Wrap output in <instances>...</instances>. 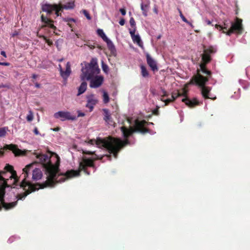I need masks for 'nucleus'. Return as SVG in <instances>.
I'll list each match as a JSON object with an SVG mask.
<instances>
[{
    "mask_svg": "<svg viewBox=\"0 0 250 250\" xmlns=\"http://www.w3.org/2000/svg\"><path fill=\"white\" fill-rule=\"evenodd\" d=\"M209 81L208 78H204V76L199 73V71L197 70V73L196 75L192 76L190 81L186 84L188 86L189 84L196 85L201 89V94L202 96L205 99H211L212 100L216 99V97L214 98L209 97V94L211 90V88L209 86H206L207 83Z\"/></svg>",
    "mask_w": 250,
    "mask_h": 250,
    "instance_id": "nucleus-4",
    "label": "nucleus"
},
{
    "mask_svg": "<svg viewBox=\"0 0 250 250\" xmlns=\"http://www.w3.org/2000/svg\"><path fill=\"white\" fill-rule=\"evenodd\" d=\"M88 143L91 145L96 144L99 147H104L110 153L113 154L115 158H117L119 151L124 146L129 144V141L128 139L122 141L119 138L109 136L104 139L98 138L96 140H90Z\"/></svg>",
    "mask_w": 250,
    "mask_h": 250,
    "instance_id": "nucleus-2",
    "label": "nucleus"
},
{
    "mask_svg": "<svg viewBox=\"0 0 250 250\" xmlns=\"http://www.w3.org/2000/svg\"><path fill=\"white\" fill-rule=\"evenodd\" d=\"M5 148L12 151V152L16 156L24 155L25 154V152L27 151L25 150L22 151L17 148L16 146L12 144L6 145L5 146Z\"/></svg>",
    "mask_w": 250,
    "mask_h": 250,
    "instance_id": "nucleus-14",
    "label": "nucleus"
},
{
    "mask_svg": "<svg viewBox=\"0 0 250 250\" xmlns=\"http://www.w3.org/2000/svg\"><path fill=\"white\" fill-rule=\"evenodd\" d=\"M181 19H182L183 21L187 23V24L189 25L190 26L193 27L192 24L191 22H190L189 21H188L185 17H183Z\"/></svg>",
    "mask_w": 250,
    "mask_h": 250,
    "instance_id": "nucleus-41",
    "label": "nucleus"
},
{
    "mask_svg": "<svg viewBox=\"0 0 250 250\" xmlns=\"http://www.w3.org/2000/svg\"><path fill=\"white\" fill-rule=\"evenodd\" d=\"M119 11L122 15L125 16L126 14V10L125 8H121Z\"/></svg>",
    "mask_w": 250,
    "mask_h": 250,
    "instance_id": "nucleus-44",
    "label": "nucleus"
},
{
    "mask_svg": "<svg viewBox=\"0 0 250 250\" xmlns=\"http://www.w3.org/2000/svg\"><path fill=\"white\" fill-rule=\"evenodd\" d=\"M105 42H106L107 48L110 51V55L114 57L116 56L117 51L113 42L109 39Z\"/></svg>",
    "mask_w": 250,
    "mask_h": 250,
    "instance_id": "nucleus-17",
    "label": "nucleus"
},
{
    "mask_svg": "<svg viewBox=\"0 0 250 250\" xmlns=\"http://www.w3.org/2000/svg\"><path fill=\"white\" fill-rule=\"evenodd\" d=\"M82 65H84L82 68V73L81 75L82 81H84L85 79L89 80L100 73L96 58H92L89 63L84 62L82 63Z\"/></svg>",
    "mask_w": 250,
    "mask_h": 250,
    "instance_id": "nucleus-6",
    "label": "nucleus"
},
{
    "mask_svg": "<svg viewBox=\"0 0 250 250\" xmlns=\"http://www.w3.org/2000/svg\"><path fill=\"white\" fill-rule=\"evenodd\" d=\"M181 95L178 93L176 97H174V93H172L171 99H167L165 100L164 98H161V100L165 103V105H167L170 103L174 102L178 97H180Z\"/></svg>",
    "mask_w": 250,
    "mask_h": 250,
    "instance_id": "nucleus-22",
    "label": "nucleus"
},
{
    "mask_svg": "<svg viewBox=\"0 0 250 250\" xmlns=\"http://www.w3.org/2000/svg\"><path fill=\"white\" fill-rule=\"evenodd\" d=\"M59 67H60V74L61 76H62V69L61 65L60 64H59Z\"/></svg>",
    "mask_w": 250,
    "mask_h": 250,
    "instance_id": "nucleus-52",
    "label": "nucleus"
},
{
    "mask_svg": "<svg viewBox=\"0 0 250 250\" xmlns=\"http://www.w3.org/2000/svg\"><path fill=\"white\" fill-rule=\"evenodd\" d=\"M37 77V75H36V74H33L32 78L33 79H36Z\"/></svg>",
    "mask_w": 250,
    "mask_h": 250,
    "instance_id": "nucleus-57",
    "label": "nucleus"
},
{
    "mask_svg": "<svg viewBox=\"0 0 250 250\" xmlns=\"http://www.w3.org/2000/svg\"><path fill=\"white\" fill-rule=\"evenodd\" d=\"M35 155L39 162L41 163L45 168L47 179L45 183L42 184H32L27 180L31 170H32V179L34 180H38L41 179L42 174L39 168L33 169V163L27 165L23 169L22 174L24 179L20 186L21 188H23L25 193L15 196L17 200H23L27 194L40 188L53 187L56 183L60 182L62 179V176L58 174L60 159L56 153L48 152L46 154H39L36 153Z\"/></svg>",
    "mask_w": 250,
    "mask_h": 250,
    "instance_id": "nucleus-1",
    "label": "nucleus"
},
{
    "mask_svg": "<svg viewBox=\"0 0 250 250\" xmlns=\"http://www.w3.org/2000/svg\"><path fill=\"white\" fill-rule=\"evenodd\" d=\"M87 103L86 107L89 109V111H93L94 106L98 103L97 98L93 94L87 96Z\"/></svg>",
    "mask_w": 250,
    "mask_h": 250,
    "instance_id": "nucleus-13",
    "label": "nucleus"
},
{
    "mask_svg": "<svg viewBox=\"0 0 250 250\" xmlns=\"http://www.w3.org/2000/svg\"><path fill=\"white\" fill-rule=\"evenodd\" d=\"M34 132L35 133V134L36 135H38L39 134V132L38 131V129L37 128H35L34 129Z\"/></svg>",
    "mask_w": 250,
    "mask_h": 250,
    "instance_id": "nucleus-48",
    "label": "nucleus"
},
{
    "mask_svg": "<svg viewBox=\"0 0 250 250\" xmlns=\"http://www.w3.org/2000/svg\"><path fill=\"white\" fill-rule=\"evenodd\" d=\"M44 39L45 40L46 42L49 44L50 45L52 42H50L48 40H47L46 38L43 37Z\"/></svg>",
    "mask_w": 250,
    "mask_h": 250,
    "instance_id": "nucleus-49",
    "label": "nucleus"
},
{
    "mask_svg": "<svg viewBox=\"0 0 250 250\" xmlns=\"http://www.w3.org/2000/svg\"><path fill=\"white\" fill-rule=\"evenodd\" d=\"M178 11L179 12V16H182L183 14H182V12L181 11V10L179 9V8H178Z\"/></svg>",
    "mask_w": 250,
    "mask_h": 250,
    "instance_id": "nucleus-54",
    "label": "nucleus"
},
{
    "mask_svg": "<svg viewBox=\"0 0 250 250\" xmlns=\"http://www.w3.org/2000/svg\"><path fill=\"white\" fill-rule=\"evenodd\" d=\"M104 77L97 75L88 81H90L89 86L91 88H97L102 85L104 82Z\"/></svg>",
    "mask_w": 250,
    "mask_h": 250,
    "instance_id": "nucleus-12",
    "label": "nucleus"
},
{
    "mask_svg": "<svg viewBox=\"0 0 250 250\" xmlns=\"http://www.w3.org/2000/svg\"><path fill=\"white\" fill-rule=\"evenodd\" d=\"M4 172H0V181L1 182L0 185V202L1 204L5 209H10L13 208L17 205V202H6L4 199L5 195V188L6 187H8L9 185L7 182L4 180V178L1 176Z\"/></svg>",
    "mask_w": 250,
    "mask_h": 250,
    "instance_id": "nucleus-7",
    "label": "nucleus"
},
{
    "mask_svg": "<svg viewBox=\"0 0 250 250\" xmlns=\"http://www.w3.org/2000/svg\"><path fill=\"white\" fill-rule=\"evenodd\" d=\"M135 29H134L133 30L129 29V33L130 34V36L131 38H132L133 36L135 35Z\"/></svg>",
    "mask_w": 250,
    "mask_h": 250,
    "instance_id": "nucleus-43",
    "label": "nucleus"
},
{
    "mask_svg": "<svg viewBox=\"0 0 250 250\" xmlns=\"http://www.w3.org/2000/svg\"><path fill=\"white\" fill-rule=\"evenodd\" d=\"M163 95L162 96L161 98H164L165 97H167L168 96L167 92L164 89H162Z\"/></svg>",
    "mask_w": 250,
    "mask_h": 250,
    "instance_id": "nucleus-42",
    "label": "nucleus"
},
{
    "mask_svg": "<svg viewBox=\"0 0 250 250\" xmlns=\"http://www.w3.org/2000/svg\"><path fill=\"white\" fill-rule=\"evenodd\" d=\"M152 113L153 114L155 115H159V109L158 108H157L155 109H154L152 111Z\"/></svg>",
    "mask_w": 250,
    "mask_h": 250,
    "instance_id": "nucleus-46",
    "label": "nucleus"
},
{
    "mask_svg": "<svg viewBox=\"0 0 250 250\" xmlns=\"http://www.w3.org/2000/svg\"><path fill=\"white\" fill-rule=\"evenodd\" d=\"M6 200H7V201H9V200L8 199V197H6Z\"/></svg>",
    "mask_w": 250,
    "mask_h": 250,
    "instance_id": "nucleus-64",
    "label": "nucleus"
},
{
    "mask_svg": "<svg viewBox=\"0 0 250 250\" xmlns=\"http://www.w3.org/2000/svg\"><path fill=\"white\" fill-rule=\"evenodd\" d=\"M33 113L31 110H29L28 111V114L26 116V119L28 122H31L33 120Z\"/></svg>",
    "mask_w": 250,
    "mask_h": 250,
    "instance_id": "nucleus-36",
    "label": "nucleus"
},
{
    "mask_svg": "<svg viewBox=\"0 0 250 250\" xmlns=\"http://www.w3.org/2000/svg\"><path fill=\"white\" fill-rule=\"evenodd\" d=\"M149 1H147L146 3H142L141 4V8L143 11V14L145 17L147 15V12L149 8Z\"/></svg>",
    "mask_w": 250,
    "mask_h": 250,
    "instance_id": "nucleus-21",
    "label": "nucleus"
},
{
    "mask_svg": "<svg viewBox=\"0 0 250 250\" xmlns=\"http://www.w3.org/2000/svg\"><path fill=\"white\" fill-rule=\"evenodd\" d=\"M75 6L74 1H71L63 4V9H73Z\"/></svg>",
    "mask_w": 250,
    "mask_h": 250,
    "instance_id": "nucleus-30",
    "label": "nucleus"
},
{
    "mask_svg": "<svg viewBox=\"0 0 250 250\" xmlns=\"http://www.w3.org/2000/svg\"><path fill=\"white\" fill-rule=\"evenodd\" d=\"M35 86L36 87L39 88L40 87V84L39 83H36Z\"/></svg>",
    "mask_w": 250,
    "mask_h": 250,
    "instance_id": "nucleus-58",
    "label": "nucleus"
},
{
    "mask_svg": "<svg viewBox=\"0 0 250 250\" xmlns=\"http://www.w3.org/2000/svg\"><path fill=\"white\" fill-rule=\"evenodd\" d=\"M204 53H207L208 55H210L211 54L214 53L216 52V50L212 46H209L207 49H204Z\"/></svg>",
    "mask_w": 250,
    "mask_h": 250,
    "instance_id": "nucleus-34",
    "label": "nucleus"
},
{
    "mask_svg": "<svg viewBox=\"0 0 250 250\" xmlns=\"http://www.w3.org/2000/svg\"><path fill=\"white\" fill-rule=\"evenodd\" d=\"M224 26H222L220 25L216 24L215 28L219 30H223V32L227 34V32L229 30H228V24L224 23Z\"/></svg>",
    "mask_w": 250,
    "mask_h": 250,
    "instance_id": "nucleus-26",
    "label": "nucleus"
},
{
    "mask_svg": "<svg viewBox=\"0 0 250 250\" xmlns=\"http://www.w3.org/2000/svg\"><path fill=\"white\" fill-rule=\"evenodd\" d=\"M1 55H2L4 57H6V53L4 51H2L0 53Z\"/></svg>",
    "mask_w": 250,
    "mask_h": 250,
    "instance_id": "nucleus-51",
    "label": "nucleus"
},
{
    "mask_svg": "<svg viewBox=\"0 0 250 250\" xmlns=\"http://www.w3.org/2000/svg\"><path fill=\"white\" fill-rule=\"evenodd\" d=\"M102 68L103 71L106 73L108 74L109 72V67L108 65L105 64L103 61L102 62Z\"/></svg>",
    "mask_w": 250,
    "mask_h": 250,
    "instance_id": "nucleus-35",
    "label": "nucleus"
},
{
    "mask_svg": "<svg viewBox=\"0 0 250 250\" xmlns=\"http://www.w3.org/2000/svg\"><path fill=\"white\" fill-rule=\"evenodd\" d=\"M83 81V82L81 83L80 86L79 87L78 95H80L83 93L86 90L87 83L84 81Z\"/></svg>",
    "mask_w": 250,
    "mask_h": 250,
    "instance_id": "nucleus-23",
    "label": "nucleus"
},
{
    "mask_svg": "<svg viewBox=\"0 0 250 250\" xmlns=\"http://www.w3.org/2000/svg\"><path fill=\"white\" fill-rule=\"evenodd\" d=\"M97 33L98 35L101 37L104 42L108 39L102 29H98L97 31Z\"/></svg>",
    "mask_w": 250,
    "mask_h": 250,
    "instance_id": "nucleus-29",
    "label": "nucleus"
},
{
    "mask_svg": "<svg viewBox=\"0 0 250 250\" xmlns=\"http://www.w3.org/2000/svg\"><path fill=\"white\" fill-rule=\"evenodd\" d=\"M131 38L134 42L137 43V44L140 46H142V42L141 41L140 37L139 35H135Z\"/></svg>",
    "mask_w": 250,
    "mask_h": 250,
    "instance_id": "nucleus-27",
    "label": "nucleus"
},
{
    "mask_svg": "<svg viewBox=\"0 0 250 250\" xmlns=\"http://www.w3.org/2000/svg\"><path fill=\"white\" fill-rule=\"evenodd\" d=\"M178 11L179 12V16H182L183 14H182V12L181 11V10L179 9V8H178Z\"/></svg>",
    "mask_w": 250,
    "mask_h": 250,
    "instance_id": "nucleus-53",
    "label": "nucleus"
},
{
    "mask_svg": "<svg viewBox=\"0 0 250 250\" xmlns=\"http://www.w3.org/2000/svg\"><path fill=\"white\" fill-rule=\"evenodd\" d=\"M41 20L42 22L43 27H48L51 28L54 27V25L52 23V21L47 17H45L43 15L41 16Z\"/></svg>",
    "mask_w": 250,
    "mask_h": 250,
    "instance_id": "nucleus-18",
    "label": "nucleus"
},
{
    "mask_svg": "<svg viewBox=\"0 0 250 250\" xmlns=\"http://www.w3.org/2000/svg\"><path fill=\"white\" fill-rule=\"evenodd\" d=\"M83 153L87 155H95L97 157L94 159L83 157L82 161L79 163L78 170H70L66 171L65 173H63V182L66 179L80 176V172L82 171H83L87 175H90V172L87 170V167H91L95 168V166L94 161L102 159V158H99L95 154V151L83 150Z\"/></svg>",
    "mask_w": 250,
    "mask_h": 250,
    "instance_id": "nucleus-3",
    "label": "nucleus"
},
{
    "mask_svg": "<svg viewBox=\"0 0 250 250\" xmlns=\"http://www.w3.org/2000/svg\"><path fill=\"white\" fill-rule=\"evenodd\" d=\"M242 22V19L236 18L235 22L231 23V27L227 32V35L230 36L234 32L239 34H242L243 30Z\"/></svg>",
    "mask_w": 250,
    "mask_h": 250,
    "instance_id": "nucleus-8",
    "label": "nucleus"
},
{
    "mask_svg": "<svg viewBox=\"0 0 250 250\" xmlns=\"http://www.w3.org/2000/svg\"><path fill=\"white\" fill-rule=\"evenodd\" d=\"M85 116V114L83 112H82L80 111H78V117H83Z\"/></svg>",
    "mask_w": 250,
    "mask_h": 250,
    "instance_id": "nucleus-45",
    "label": "nucleus"
},
{
    "mask_svg": "<svg viewBox=\"0 0 250 250\" xmlns=\"http://www.w3.org/2000/svg\"><path fill=\"white\" fill-rule=\"evenodd\" d=\"M207 24H211V21H207Z\"/></svg>",
    "mask_w": 250,
    "mask_h": 250,
    "instance_id": "nucleus-59",
    "label": "nucleus"
},
{
    "mask_svg": "<svg viewBox=\"0 0 250 250\" xmlns=\"http://www.w3.org/2000/svg\"><path fill=\"white\" fill-rule=\"evenodd\" d=\"M129 23L130 25L132 27H135L136 22L133 17H131L129 20Z\"/></svg>",
    "mask_w": 250,
    "mask_h": 250,
    "instance_id": "nucleus-38",
    "label": "nucleus"
},
{
    "mask_svg": "<svg viewBox=\"0 0 250 250\" xmlns=\"http://www.w3.org/2000/svg\"><path fill=\"white\" fill-rule=\"evenodd\" d=\"M71 73V65L69 62H67L66 64L65 70H63V84L66 82L67 77Z\"/></svg>",
    "mask_w": 250,
    "mask_h": 250,
    "instance_id": "nucleus-20",
    "label": "nucleus"
},
{
    "mask_svg": "<svg viewBox=\"0 0 250 250\" xmlns=\"http://www.w3.org/2000/svg\"><path fill=\"white\" fill-rule=\"evenodd\" d=\"M153 125V123L147 122L145 120L139 121L138 119L135 120L134 127H130L129 128L123 126L121 127V130L124 137L125 139L131 136L134 132H140L142 134H145L149 132V129L145 127L146 125Z\"/></svg>",
    "mask_w": 250,
    "mask_h": 250,
    "instance_id": "nucleus-5",
    "label": "nucleus"
},
{
    "mask_svg": "<svg viewBox=\"0 0 250 250\" xmlns=\"http://www.w3.org/2000/svg\"><path fill=\"white\" fill-rule=\"evenodd\" d=\"M146 62L147 64L151 68V69L155 72L158 70L156 62L148 54L146 55Z\"/></svg>",
    "mask_w": 250,
    "mask_h": 250,
    "instance_id": "nucleus-15",
    "label": "nucleus"
},
{
    "mask_svg": "<svg viewBox=\"0 0 250 250\" xmlns=\"http://www.w3.org/2000/svg\"><path fill=\"white\" fill-rule=\"evenodd\" d=\"M125 23V20L124 19L122 18L120 20V21H119V24L121 25H124Z\"/></svg>",
    "mask_w": 250,
    "mask_h": 250,
    "instance_id": "nucleus-47",
    "label": "nucleus"
},
{
    "mask_svg": "<svg viewBox=\"0 0 250 250\" xmlns=\"http://www.w3.org/2000/svg\"><path fill=\"white\" fill-rule=\"evenodd\" d=\"M82 12L88 20H91V18L86 10H83Z\"/></svg>",
    "mask_w": 250,
    "mask_h": 250,
    "instance_id": "nucleus-37",
    "label": "nucleus"
},
{
    "mask_svg": "<svg viewBox=\"0 0 250 250\" xmlns=\"http://www.w3.org/2000/svg\"><path fill=\"white\" fill-rule=\"evenodd\" d=\"M56 46L59 50H61L62 49V41L58 40L56 42Z\"/></svg>",
    "mask_w": 250,
    "mask_h": 250,
    "instance_id": "nucleus-40",
    "label": "nucleus"
},
{
    "mask_svg": "<svg viewBox=\"0 0 250 250\" xmlns=\"http://www.w3.org/2000/svg\"><path fill=\"white\" fill-rule=\"evenodd\" d=\"M173 93H174V97H176L177 95V93H179V92L178 91L177 93H174V92H173Z\"/></svg>",
    "mask_w": 250,
    "mask_h": 250,
    "instance_id": "nucleus-61",
    "label": "nucleus"
},
{
    "mask_svg": "<svg viewBox=\"0 0 250 250\" xmlns=\"http://www.w3.org/2000/svg\"><path fill=\"white\" fill-rule=\"evenodd\" d=\"M104 117V120L106 123L110 125H112L114 124V122L112 120L111 114L109 111V110L106 108L103 109Z\"/></svg>",
    "mask_w": 250,
    "mask_h": 250,
    "instance_id": "nucleus-16",
    "label": "nucleus"
},
{
    "mask_svg": "<svg viewBox=\"0 0 250 250\" xmlns=\"http://www.w3.org/2000/svg\"><path fill=\"white\" fill-rule=\"evenodd\" d=\"M202 60L203 62L208 63L211 61V57L210 55H208L207 53H204L202 55Z\"/></svg>",
    "mask_w": 250,
    "mask_h": 250,
    "instance_id": "nucleus-25",
    "label": "nucleus"
},
{
    "mask_svg": "<svg viewBox=\"0 0 250 250\" xmlns=\"http://www.w3.org/2000/svg\"><path fill=\"white\" fill-rule=\"evenodd\" d=\"M61 9V6L57 4L52 5L46 3L42 5V10L43 12H45L48 14L54 12L57 17H58L61 14L60 13Z\"/></svg>",
    "mask_w": 250,
    "mask_h": 250,
    "instance_id": "nucleus-10",
    "label": "nucleus"
},
{
    "mask_svg": "<svg viewBox=\"0 0 250 250\" xmlns=\"http://www.w3.org/2000/svg\"><path fill=\"white\" fill-rule=\"evenodd\" d=\"M141 74L143 77H147L149 75L148 71L144 65L141 66Z\"/></svg>",
    "mask_w": 250,
    "mask_h": 250,
    "instance_id": "nucleus-31",
    "label": "nucleus"
},
{
    "mask_svg": "<svg viewBox=\"0 0 250 250\" xmlns=\"http://www.w3.org/2000/svg\"><path fill=\"white\" fill-rule=\"evenodd\" d=\"M8 130V128L7 127H3L0 128V138L4 137L6 135Z\"/></svg>",
    "mask_w": 250,
    "mask_h": 250,
    "instance_id": "nucleus-32",
    "label": "nucleus"
},
{
    "mask_svg": "<svg viewBox=\"0 0 250 250\" xmlns=\"http://www.w3.org/2000/svg\"><path fill=\"white\" fill-rule=\"evenodd\" d=\"M73 147H74L75 149H77V146H76V145H74V146H73Z\"/></svg>",
    "mask_w": 250,
    "mask_h": 250,
    "instance_id": "nucleus-63",
    "label": "nucleus"
},
{
    "mask_svg": "<svg viewBox=\"0 0 250 250\" xmlns=\"http://www.w3.org/2000/svg\"><path fill=\"white\" fill-rule=\"evenodd\" d=\"M5 87V86L3 84L0 85V88Z\"/></svg>",
    "mask_w": 250,
    "mask_h": 250,
    "instance_id": "nucleus-62",
    "label": "nucleus"
},
{
    "mask_svg": "<svg viewBox=\"0 0 250 250\" xmlns=\"http://www.w3.org/2000/svg\"><path fill=\"white\" fill-rule=\"evenodd\" d=\"M5 169L7 171L10 172V176L9 179H4V180L7 182V184H8L9 187L13 186L16 185L18 181L16 171L13 169V167L9 165H7L5 167Z\"/></svg>",
    "mask_w": 250,
    "mask_h": 250,
    "instance_id": "nucleus-9",
    "label": "nucleus"
},
{
    "mask_svg": "<svg viewBox=\"0 0 250 250\" xmlns=\"http://www.w3.org/2000/svg\"><path fill=\"white\" fill-rule=\"evenodd\" d=\"M59 130V128H58V127H57V128H55L53 129V130H54V131H58V130Z\"/></svg>",
    "mask_w": 250,
    "mask_h": 250,
    "instance_id": "nucleus-60",
    "label": "nucleus"
},
{
    "mask_svg": "<svg viewBox=\"0 0 250 250\" xmlns=\"http://www.w3.org/2000/svg\"><path fill=\"white\" fill-rule=\"evenodd\" d=\"M206 64L205 62H203L200 64V69L203 73L206 75V76H204V78H208V80L211 77L212 72L211 71L208 70L206 68Z\"/></svg>",
    "mask_w": 250,
    "mask_h": 250,
    "instance_id": "nucleus-19",
    "label": "nucleus"
},
{
    "mask_svg": "<svg viewBox=\"0 0 250 250\" xmlns=\"http://www.w3.org/2000/svg\"><path fill=\"white\" fill-rule=\"evenodd\" d=\"M103 100L104 104H107L109 103L110 99L109 95L106 91L103 90Z\"/></svg>",
    "mask_w": 250,
    "mask_h": 250,
    "instance_id": "nucleus-28",
    "label": "nucleus"
},
{
    "mask_svg": "<svg viewBox=\"0 0 250 250\" xmlns=\"http://www.w3.org/2000/svg\"><path fill=\"white\" fill-rule=\"evenodd\" d=\"M179 93L181 95L180 96H184L186 98H183L182 101L185 103V104L190 108L194 107L196 105L199 104V102L198 101L196 98H193L192 100H190L187 97V91L185 88L183 89V93Z\"/></svg>",
    "mask_w": 250,
    "mask_h": 250,
    "instance_id": "nucleus-11",
    "label": "nucleus"
},
{
    "mask_svg": "<svg viewBox=\"0 0 250 250\" xmlns=\"http://www.w3.org/2000/svg\"><path fill=\"white\" fill-rule=\"evenodd\" d=\"M154 12L156 13V14H157L158 13V10H157V9L156 8H154Z\"/></svg>",
    "mask_w": 250,
    "mask_h": 250,
    "instance_id": "nucleus-56",
    "label": "nucleus"
},
{
    "mask_svg": "<svg viewBox=\"0 0 250 250\" xmlns=\"http://www.w3.org/2000/svg\"><path fill=\"white\" fill-rule=\"evenodd\" d=\"M18 35V32L17 31H15L12 34V37H15Z\"/></svg>",
    "mask_w": 250,
    "mask_h": 250,
    "instance_id": "nucleus-50",
    "label": "nucleus"
},
{
    "mask_svg": "<svg viewBox=\"0 0 250 250\" xmlns=\"http://www.w3.org/2000/svg\"><path fill=\"white\" fill-rule=\"evenodd\" d=\"M63 21H66L67 22V25H69L71 28H72L73 27L75 23V20L74 19H63Z\"/></svg>",
    "mask_w": 250,
    "mask_h": 250,
    "instance_id": "nucleus-33",
    "label": "nucleus"
},
{
    "mask_svg": "<svg viewBox=\"0 0 250 250\" xmlns=\"http://www.w3.org/2000/svg\"><path fill=\"white\" fill-rule=\"evenodd\" d=\"M77 118L75 115H73L71 114L70 113L68 112H63V120H75Z\"/></svg>",
    "mask_w": 250,
    "mask_h": 250,
    "instance_id": "nucleus-24",
    "label": "nucleus"
},
{
    "mask_svg": "<svg viewBox=\"0 0 250 250\" xmlns=\"http://www.w3.org/2000/svg\"><path fill=\"white\" fill-rule=\"evenodd\" d=\"M1 65H2L8 66L9 65V63L7 62H1Z\"/></svg>",
    "mask_w": 250,
    "mask_h": 250,
    "instance_id": "nucleus-55",
    "label": "nucleus"
},
{
    "mask_svg": "<svg viewBox=\"0 0 250 250\" xmlns=\"http://www.w3.org/2000/svg\"><path fill=\"white\" fill-rule=\"evenodd\" d=\"M54 117L56 118H59L62 117V111H59L54 114Z\"/></svg>",
    "mask_w": 250,
    "mask_h": 250,
    "instance_id": "nucleus-39",
    "label": "nucleus"
}]
</instances>
